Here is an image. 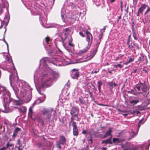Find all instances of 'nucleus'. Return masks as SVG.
<instances>
[{"mask_svg": "<svg viewBox=\"0 0 150 150\" xmlns=\"http://www.w3.org/2000/svg\"><path fill=\"white\" fill-rule=\"evenodd\" d=\"M52 40L49 37H46L44 40L43 44L45 50L49 56L52 57H44L40 60V65L43 67V71L42 73L41 85L38 88L36 87L38 93L42 95L34 102L38 104L43 102L45 99V95L43 93L44 88L45 86L49 87L52 85L59 77L58 74L51 69L48 67L47 63H51L57 66H64L68 64L66 59L60 55L62 54V51L58 49L57 50H52Z\"/></svg>", "mask_w": 150, "mask_h": 150, "instance_id": "obj_1", "label": "nucleus"}, {"mask_svg": "<svg viewBox=\"0 0 150 150\" xmlns=\"http://www.w3.org/2000/svg\"><path fill=\"white\" fill-rule=\"evenodd\" d=\"M13 68L12 71L13 72H11L9 76L11 85L16 97L18 98L24 97L27 95L25 102L28 103L32 98L31 91L32 89L27 83L19 79L16 70L13 64Z\"/></svg>", "mask_w": 150, "mask_h": 150, "instance_id": "obj_2", "label": "nucleus"}, {"mask_svg": "<svg viewBox=\"0 0 150 150\" xmlns=\"http://www.w3.org/2000/svg\"><path fill=\"white\" fill-rule=\"evenodd\" d=\"M42 112L43 115H46V119L45 120V124L41 119H40L38 120L39 122L41 123V125L43 126H44L48 123H49L51 114L52 112H53V120H56L57 119V117L56 112L52 108L50 109H44L42 111Z\"/></svg>", "mask_w": 150, "mask_h": 150, "instance_id": "obj_3", "label": "nucleus"}, {"mask_svg": "<svg viewBox=\"0 0 150 150\" xmlns=\"http://www.w3.org/2000/svg\"><path fill=\"white\" fill-rule=\"evenodd\" d=\"M68 5L69 7H70L71 8H75L77 9L78 11V12H77L76 13L74 14L73 13H72V16H71V18L72 22H71V23L74 22L75 20L78 19V16L79 14L80 15L81 13H83V14H85V12L82 13L79 10H81V9L79 8V6H75L73 3L69 2Z\"/></svg>", "mask_w": 150, "mask_h": 150, "instance_id": "obj_4", "label": "nucleus"}, {"mask_svg": "<svg viewBox=\"0 0 150 150\" xmlns=\"http://www.w3.org/2000/svg\"><path fill=\"white\" fill-rule=\"evenodd\" d=\"M85 33L86 35V40L88 42V46L86 47L85 49H83V50L80 51L79 53L81 54H83L84 53L86 52L90 48V47L92 44L93 40V37L92 35L89 32L86 30V31Z\"/></svg>", "mask_w": 150, "mask_h": 150, "instance_id": "obj_5", "label": "nucleus"}, {"mask_svg": "<svg viewBox=\"0 0 150 150\" xmlns=\"http://www.w3.org/2000/svg\"><path fill=\"white\" fill-rule=\"evenodd\" d=\"M70 30V29L69 28L63 29L61 36H59L58 39H56V41H58V39H59V41H62L63 43H64L65 40L68 39V37L70 36L68 34Z\"/></svg>", "mask_w": 150, "mask_h": 150, "instance_id": "obj_6", "label": "nucleus"}, {"mask_svg": "<svg viewBox=\"0 0 150 150\" xmlns=\"http://www.w3.org/2000/svg\"><path fill=\"white\" fill-rule=\"evenodd\" d=\"M147 8V9L144 13L145 15H146L150 11V7L147 5L145 4H142L141 7L138 9L137 14V16H139L140 14H143L144 11Z\"/></svg>", "mask_w": 150, "mask_h": 150, "instance_id": "obj_7", "label": "nucleus"}, {"mask_svg": "<svg viewBox=\"0 0 150 150\" xmlns=\"http://www.w3.org/2000/svg\"><path fill=\"white\" fill-rule=\"evenodd\" d=\"M144 120V118H142V119H141L139 121L137 127V132L136 133L135 132L134 130L133 129L131 130V132L130 134L131 137L129 138V140L130 139H131L133 137H135L137 135V133L139 130L141 125L142 124H144V122H143Z\"/></svg>", "mask_w": 150, "mask_h": 150, "instance_id": "obj_8", "label": "nucleus"}, {"mask_svg": "<svg viewBox=\"0 0 150 150\" xmlns=\"http://www.w3.org/2000/svg\"><path fill=\"white\" fill-rule=\"evenodd\" d=\"M68 39L65 40V41H68L69 42V46L70 47V48L68 49V47H66L65 49L69 52H72L73 51L74 49V45L71 42L72 41V39L71 36H69L68 37Z\"/></svg>", "mask_w": 150, "mask_h": 150, "instance_id": "obj_9", "label": "nucleus"}, {"mask_svg": "<svg viewBox=\"0 0 150 150\" xmlns=\"http://www.w3.org/2000/svg\"><path fill=\"white\" fill-rule=\"evenodd\" d=\"M66 139L63 136H60L59 137V140L56 142V146L59 149L61 148V145H64L66 143Z\"/></svg>", "mask_w": 150, "mask_h": 150, "instance_id": "obj_10", "label": "nucleus"}, {"mask_svg": "<svg viewBox=\"0 0 150 150\" xmlns=\"http://www.w3.org/2000/svg\"><path fill=\"white\" fill-rule=\"evenodd\" d=\"M71 76L72 78L78 79L79 76V72L78 70L76 69H73L71 72Z\"/></svg>", "mask_w": 150, "mask_h": 150, "instance_id": "obj_11", "label": "nucleus"}, {"mask_svg": "<svg viewBox=\"0 0 150 150\" xmlns=\"http://www.w3.org/2000/svg\"><path fill=\"white\" fill-rule=\"evenodd\" d=\"M79 112V110L76 107H73L72 108L70 112L71 115H74V117H78L77 115Z\"/></svg>", "mask_w": 150, "mask_h": 150, "instance_id": "obj_12", "label": "nucleus"}, {"mask_svg": "<svg viewBox=\"0 0 150 150\" xmlns=\"http://www.w3.org/2000/svg\"><path fill=\"white\" fill-rule=\"evenodd\" d=\"M72 125L73 127V134L74 136H77L79 134L78 129L76 123L75 122H73Z\"/></svg>", "mask_w": 150, "mask_h": 150, "instance_id": "obj_13", "label": "nucleus"}, {"mask_svg": "<svg viewBox=\"0 0 150 150\" xmlns=\"http://www.w3.org/2000/svg\"><path fill=\"white\" fill-rule=\"evenodd\" d=\"M107 84L108 86L109 90L111 92H112L113 88H114L117 86H118L117 83L113 82L112 81L108 82L107 83Z\"/></svg>", "mask_w": 150, "mask_h": 150, "instance_id": "obj_14", "label": "nucleus"}, {"mask_svg": "<svg viewBox=\"0 0 150 150\" xmlns=\"http://www.w3.org/2000/svg\"><path fill=\"white\" fill-rule=\"evenodd\" d=\"M142 90V92H142V94H143L142 95L144 97L147 96L149 93V88L146 85L144 86Z\"/></svg>", "mask_w": 150, "mask_h": 150, "instance_id": "obj_15", "label": "nucleus"}, {"mask_svg": "<svg viewBox=\"0 0 150 150\" xmlns=\"http://www.w3.org/2000/svg\"><path fill=\"white\" fill-rule=\"evenodd\" d=\"M146 86L145 83H142L140 82L139 83L135 85V88L137 89L139 91H140L141 89H142Z\"/></svg>", "mask_w": 150, "mask_h": 150, "instance_id": "obj_16", "label": "nucleus"}, {"mask_svg": "<svg viewBox=\"0 0 150 150\" xmlns=\"http://www.w3.org/2000/svg\"><path fill=\"white\" fill-rule=\"evenodd\" d=\"M112 128H110L106 132L105 134L104 135V138H106L110 136V137H112V135L111 132H112Z\"/></svg>", "mask_w": 150, "mask_h": 150, "instance_id": "obj_17", "label": "nucleus"}, {"mask_svg": "<svg viewBox=\"0 0 150 150\" xmlns=\"http://www.w3.org/2000/svg\"><path fill=\"white\" fill-rule=\"evenodd\" d=\"M65 11L64 9V7H63L62 8V10L61 11V16L63 22H65L66 20L64 18V16H65Z\"/></svg>", "mask_w": 150, "mask_h": 150, "instance_id": "obj_18", "label": "nucleus"}, {"mask_svg": "<svg viewBox=\"0 0 150 150\" xmlns=\"http://www.w3.org/2000/svg\"><path fill=\"white\" fill-rule=\"evenodd\" d=\"M97 50V49L94 48L92 51H91L90 55V59H91L93 57L96 53Z\"/></svg>", "mask_w": 150, "mask_h": 150, "instance_id": "obj_19", "label": "nucleus"}, {"mask_svg": "<svg viewBox=\"0 0 150 150\" xmlns=\"http://www.w3.org/2000/svg\"><path fill=\"white\" fill-rule=\"evenodd\" d=\"M111 137H110L106 140H103L102 142V143L107 144H112V142H111Z\"/></svg>", "mask_w": 150, "mask_h": 150, "instance_id": "obj_20", "label": "nucleus"}, {"mask_svg": "<svg viewBox=\"0 0 150 150\" xmlns=\"http://www.w3.org/2000/svg\"><path fill=\"white\" fill-rule=\"evenodd\" d=\"M21 130V129L18 127H16L15 128L12 137L14 138L17 136L18 132Z\"/></svg>", "mask_w": 150, "mask_h": 150, "instance_id": "obj_21", "label": "nucleus"}, {"mask_svg": "<svg viewBox=\"0 0 150 150\" xmlns=\"http://www.w3.org/2000/svg\"><path fill=\"white\" fill-rule=\"evenodd\" d=\"M102 84L103 83L100 80L98 81L97 86L99 93H100L101 92V88Z\"/></svg>", "mask_w": 150, "mask_h": 150, "instance_id": "obj_22", "label": "nucleus"}, {"mask_svg": "<svg viewBox=\"0 0 150 150\" xmlns=\"http://www.w3.org/2000/svg\"><path fill=\"white\" fill-rule=\"evenodd\" d=\"M18 109L20 112H22L23 113L25 112L27 109L26 107L25 106L22 107Z\"/></svg>", "mask_w": 150, "mask_h": 150, "instance_id": "obj_23", "label": "nucleus"}, {"mask_svg": "<svg viewBox=\"0 0 150 150\" xmlns=\"http://www.w3.org/2000/svg\"><path fill=\"white\" fill-rule=\"evenodd\" d=\"M136 88H134V89H132L131 90V93L134 95H137L139 94H141L142 92H138L137 91V90L135 89Z\"/></svg>", "mask_w": 150, "mask_h": 150, "instance_id": "obj_24", "label": "nucleus"}, {"mask_svg": "<svg viewBox=\"0 0 150 150\" xmlns=\"http://www.w3.org/2000/svg\"><path fill=\"white\" fill-rule=\"evenodd\" d=\"M139 102V100L138 99L133 100L130 101V103L131 104L133 105H134Z\"/></svg>", "mask_w": 150, "mask_h": 150, "instance_id": "obj_25", "label": "nucleus"}, {"mask_svg": "<svg viewBox=\"0 0 150 150\" xmlns=\"http://www.w3.org/2000/svg\"><path fill=\"white\" fill-rule=\"evenodd\" d=\"M79 100L80 102V104L82 105L86 104V102L83 98H79Z\"/></svg>", "mask_w": 150, "mask_h": 150, "instance_id": "obj_26", "label": "nucleus"}, {"mask_svg": "<svg viewBox=\"0 0 150 150\" xmlns=\"http://www.w3.org/2000/svg\"><path fill=\"white\" fill-rule=\"evenodd\" d=\"M112 142L113 143H119L120 142V141L119 139L114 138L112 139Z\"/></svg>", "mask_w": 150, "mask_h": 150, "instance_id": "obj_27", "label": "nucleus"}, {"mask_svg": "<svg viewBox=\"0 0 150 150\" xmlns=\"http://www.w3.org/2000/svg\"><path fill=\"white\" fill-rule=\"evenodd\" d=\"M33 114V111L32 110V108L31 107L29 109V111L28 115L30 116V117H31Z\"/></svg>", "mask_w": 150, "mask_h": 150, "instance_id": "obj_28", "label": "nucleus"}, {"mask_svg": "<svg viewBox=\"0 0 150 150\" xmlns=\"http://www.w3.org/2000/svg\"><path fill=\"white\" fill-rule=\"evenodd\" d=\"M132 34L134 39L135 40H137V34L136 33L135 31H132Z\"/></svg>", "mask_w": 150, "mask_h": 150, "instance_id": "obj_29", "label": "nucleus"}, {"mask_svg": "<svg viewBox=\"0 0 150 150\" xmlns=\"http://www.w3.org/2000/svg\"><path fill=\"white\" fill-rule=\"evenodd\" d=\"M5 23V20L3 21L1 20H0V29L3 27Z\"/></svg>", "mask_w": 150, "mask_h": 150, "instance_id": "obj_30", "label": "nucleus"}, {"mask_svg": "<svg viewBox=\"0 0 150 150\" xmlns=\"http://www.w3.org/2000/svg\"><path fill=\"white\" fill-rule=\"evenodd\" d=\"M138 59L139 63H140L141 62H143L144 61V57L142 56L139 57Z\"/></svg>", "mask_w": 150, "mask_h": 150, "instance_id": "obj_31", "label": "nucleus"}, {"mask_svg": "<svg viewBox=\"0 0 150 150\" xmlns=\"http://www.w3.org/2000/svg\"><path fill=\"white\" fill-rule=\"evenodd\" d=\"M99 71V69H96L95 70H93L91 72V74H93L94 73H97Z\"/></svg>", "mask_w": 150, "mask_h": 150, "instance_id": "obj_32", "label": "nucleus"}, {"mask_svg": "<svg viewBox=\"0 0 150 150\" xmlns=\"http://www.w3.org/2000/svg\"><path fill=\"white\" fill-rule=\"evenodd\" d=\"M13 145L11 143H10L9 142H8L6 145V148H8L9 147L12 146Z\"/></svg>", "mask_w": 150, "mask_h": 150, "instance_id": "obj_33", "label": "nucleus"}, {"mask_svg": "<svg viewBox=\"0 0 150 150\" xmlns=\"http://www.w3.org/2000/svg\"><path fill=\"white\" fill-rule=\"evenodd\" d=\"M134 60V59L133 58H129V59L127 61V64L129 63L130 62H133Z\"/></svg>", "mask_w": 150, "mask_h": 150, "instance_id": "obj_34", "label": "nucleus"}, {"mask_svg": "<svg viewBox=\"0 0 150 150\" xmlns=\"http://www.w3.org/2000/svg\"><path fill=\"white\" fill-rule=\"evenodd\" d=\"M122 56V55H121V54H119L118 55V56L117 57H116L115 60L117 61V60H118V59H120V58Z\"/></svg>", "mask_w": 150, "mask_h": 150, "instance_id": "obj_35", "label": "nucleus"}, {"mask_svg": "<svg viewBox=\"0 0 150 150\" xmlns=\"http://www.w3.org/2000/svg\"><path fill=\"white\" fill-rule=\"evenodd\" d=\"M132 31H135L134 27V22H133L132 24Z\"/></svg>", "mask_w": 150, "mask_h": 150, "instance_id": "obj_36", "label": "nucleus"}, {"mask_svg": "<svg viewBox=\"0 0 150 150\" xmlns=\"http://www.w3.org/2000/svg\"><path fill=\"white\" fill-rule=\"evenodd\" d=\"M38 145L39 148L42 147L43 146V144L41 142L38 143Z\"/></svg>", "mask_w": 150, "mask_h": 150, "instance_id": "obj_37", "label": "nucleus"}, {"mask_svg": "<svg viewBox=\"0 0 150 150\" xmlns=\"http://www.w3.org/2000/svg\"><path fill=\"white\" fill-rule=\"evenodd\" d=\"M99 44H100V42H98L96 45L95 47V48H96L98 49V48L99 47Z\"/></svg>", "mask_w": 150, "mask_h": 150, "instance_id": "obj_38", "label": "nucleus"}, {"mask_svg": "<svg viewBox=\"0 0 150 150\" xmlns=\"http://www.w3.org/2000/svg\"><path fill=\"white\" fill-rule=\"evenodd\" d=\"M148 149L149 146H145L143 148V149L142 150H148Z\"/></svg>", "mask_w": 150, "mask_h": 150, "instance_id": "obj_39", "label": "nucleus"}, {"mask_svg": "<svg viewBox=\"0 0 150 150\" xmlns=\"http://www.w3.org/2000/svg\"><path fill=\"white\" fill-rule=\"evenodd\" d=\"M133 45L134 44H129L128 45V47L130 49H131L133 47Z\"/></svg>", "mask_w": 150, "mask_h": 150, "instance_id": "obj_40", "label": "nucleus"}, {"mask_svg": "<svg viewBox=\"0 0 150 150\" xmlns=\"http://www.w3.org/2000/svg\"><path fill=\"white\" fill-rule=\"evenodd\" d=\"M6 18H7V23H6V25H5V27L8 25V24L9 22V18H7V17L6 16H5L4 18V19H6Z\"/></svg>", "mask_w": 150, "mask_h": 150, "instance_id": "obj_41", "label": "nucleus"}, {"mask_svg": "<svg viewBox=\"0 0 150 150\" xmlns=\"http://www.w3.org/2000/svg\"><path fill=\"white\" fill-rule=\"evenodd\" d=\"M138 0H133V3L135 6H136Z\"/></svg>", "mask_w": 150, "mask_h": 150, "instance_id": "obj_42", "label": "nucleus"}, {"mask_svg": "<svg viewBox=\"0 0 150 150\" xmlns=\"http://www.w3.org/2000/svg\"><path fill=\"white\" fill-rule=\"evenodd\" d=\"M116 67H120V68H122V67L123 66L120 64H118L117 65H116Z\"/></svg>", "mask_w": 150, "mask_h": 150, "instance_id": "obj_43", "label": "nucleus"}, {"mask_svg": "<svg viewBox=\"0 0 150 150\" xmlns=\"http://www.w3.org/2000/svg\"><path fill=\"white\" fill-rule=\"evenodd\" d=\"M79 34L81 36L83 37H85V35L83 34L81 32H79Z\"/></svg>", "mask_w": 150, "mask_h": 150, "instance_id": "obj_44", "label": "nucleus"}, {"mask_svg": "<svg viewBox=\"0 0 150 150\" xmlns=\"http://www.w3.org/2000/svg\"><path fill=\"white\" fill-rule=\"evenodd\" d=\"M106 26H105L104 27L103 29H101V32L102 33L103 32H104L105 31V27Z\"/></svg>", "mask_w": 150, "mask_h": 150, "instance_id": "obj_45", "label": "nucleus"}, {"mask_svg": "<svg viewBox=\"0 0 150 150\" xmlns=\"http://www.w3.org/2000/svg\"><path fill=\"white\" fill-rule=\"evenodd\" d=\"M72 117L71 118V121L69 123L70 124V123L72 122V121L74 120V118L73 117L74 116V115H71Z\"/></svg>", "mask_w": 150, "mask_h": 150, "instance_id": "obj_46", "label": "nucleus"}, {"mask_svg": "<svg viewBox=\"0 0 150 150\" xmlns=\"http://www.w3.org/2000/svg\"><path fill=\"white\" fill-rule=\"evenodd\" d=\"M4 42H5V43H6V45H7L8 50V44L6 42V41L4 39Z\"/></svg>", "mask_w": 150, "mask_h": 150, "instance_id": "obj_47", "label": "nucleus"}, {"mask_svg": "<svg viewBox=\"0 0 150 150\" xmlns=\"http://www.w3.org/2000/svg\"><path fill=\"white\" fill-rule=\"evenodd\" d=\"M86 133H87V131L86 130H83V131L82 132V133H83V134H86Z\"/></svg>", "mask_w": 150, "mask_h": 150, "instance_id": "obj_48", "label": "nucleus"}, {"mask_svg": "<svg viewBox=\"0 0 150 150\" xmlns=\"http://www.w3.org/2000/svg\"><path fill=\"white\" fill-rule=\"evenodd\" d=\"M37 71H36V72L35 73V74L34 75V80H35V76L36 77H37L38 76H37Z\"/></svg>", "mask_w": 150, "mask_h": 150, "instance_id": "obj_49", "label": "nucleus"}, {"mask_svg": "<svg viewBox=\"0 0 150 150\" xmlns=\"http://www.w3.org/2000/svg\"><path fill=\"white\" fill-rule=\"evenodd\" d=\"M7 148H6V146H5V147H3L1 149H0V150H4L5 149H7Z\"/></svg>", "mask_w": 150, "mask_h": 150, "instance_id": "obj_50", "label": "nucleus"}, {"mask_svg": "<svg viewBox=\"0 0 150 150\" xmlns=\"http://www.w3.org/2000/svg\"><path fill=\"white\" fill-rule=\"evenodd\" d=\"M137 71V69H134V70H133L132 73H135Z\"/></svg>", "mask_w": 150, "mask_h": 150, "instance_id": "obj_51", "label": "nucleus"}, {"mask_svg": "<svg viewBox=\"0 0 150 150\" xmlns=\"http://www.w3.org/2000/svg\"><path fill=\"white\" fill-rule=\"evenodd\" d=\"M107 149L106 148L103 147L102 149V150H106Z\"/></svg>", "mask_w": 150, "mask_h": 150, "instance_id": "obj_52", "label": "nucleus"}, {"mask_svg": "<svg viewBox=\"0 0 150 150\" xmlns=\"http://www.w3.org/2000/svg\"><path fill=\"white\" fill-rule=\"evenodd\" d=\"M64 43H63V46H64V47L65 48V47H68V49H69L70 48V47H69V46H68V47H65V46L64 45Z\"/></svg>", "mask_w": 150, "mask_h": 150, "instance_id": "obj_53", "label": "nucleus"}, {"mask_svg": "<svg viewBox=\"0 0 150 150\" xmlns=\"http://www.w3.org/2000/svg\"><path fill=\"white\" fill-rule=\"evenodd\" d=\"M121 18V16L120 15L118 17V20L120 19Z\"/></svg>", "mask_w": 150, "mask_h": 150, "instance_id": "obj_54", "label": "nucleus"}, {"mask_svg": "<svg viewBox=\"0 0 150 150\" xmlns=\"http://www.w3.org/2000/svg\"><path fill=\"white\" fill-rule=\"evenodd\" d=\"M136 113H137V115H138V114H139V113H140V112L138 111H136Z\"/></svg>", "mask_w": 150, "mask_h": 150, "instance_id": "obj_55", "label": "nucleus"}, {"mask_svg": "<svg viewBox=\"0 0 150 150\" xmlns=\"http://www.w3.org/2000/svg\"><path fill=\"white\" fill-rule=\"evenodd\" d=\"M116 0H110V2L111 3L114 2Z\"/></svg>", "mask_w": 150, "mask_h": 150, "instance_id": "obj_56", "label": "nucleus"}, {"mask_svg": "<svg viewBox=\"0 0 150 150\" xmlns=\"http://www.w3.org/2000/svg\"><path fill=\"white\" fill-rule=\"evenodd\" d=\"M148 104H150V98L148 100Z\"/></svg>", "mask_w": 150, "mask_h": 150, "instance_id": "obj_57", "label": "nucleus"}, {"mask_svg": "<svg viewBox=\"0 0 150 150\" xmlns=\"http://www.w3.org/2000/svg\"><path fill=\"white\" fill-rule=\"evenodd\" d=\"M16 104L17 105H19L20 104V103H19V102H17L16 103Z\"/></svg>", "mask_w": 150, "mask_h": 150, "instance_id": "obj_58", "label": "nucleus"}, {"mask_svg": "<svg viewBox=\"0 0 150 150\" xmlns=\"http://www.w3.org/2000/svg\"><path fill=\"white\" fill-rule=\"evenodd\" d=\"M42 138L45 141V138L44 137H42Z\"/></svg>", "mask_w": 150, "mask_h": 150, "instance_id": "obj_59", "label": "nucleus"}, {"mask_svg": "<svg viewBox=\"0 0 150 150\" xmlns=\"http://www.w3.org/2000/svg\"><path fill=\"white\" fill-rule=\"evenodd\" d=\"M18 150H23L22 149H20V147L18 148Z\"/></svg>", "mask_w": 150, "mask_h": 150, "instance_id": "obj_60", "label": "nucleus"}, {"mask_svg": "<svg viewBox=\"0 0 150 150\" xmlns=\"http://www.w3.org/2000/svg\"><path fill=\"white\" fill-rule=\"evenodd\" d=\"M144 70L145 71V72L147 73L148 71L146 70Z\"/></svg>", "mask_w": 150, "mask_h": 150, "instance_id": "obj_61", "label": "nucleus"}, {"mask_svg": "<svg viewBox=\"0 0 150 150\" xmlns=\"http://www.w3.org/2000/svg\"><path fill=\"white\" fill-rule=\"evenodd\" d=\"M136 111H133V114H135L136 113Z\"/></svg>", "mask_w": 150, "mask_h": 150, "instance_id": "obj_62", "label": "nucleus"}, {"mask_svg": "<svg viewBox=\"0 0 150 150\" xmlns=\"http://www.w3.org/2000/svg\"><path fill=\"white\" fill-rule=\"evenodd\" d=\"M130 41V40L129 38H128V39L127 40V41L128 42H129Z\"/></svg>", "mask_w": 150, "mask_h": 150, "instance_id": "obj_63", "label": "nucleus"}, {"mask_svg": "<svg viewBox=\"0 0 150 150\" xmlns=\"http://www.w3.org/2000/svg\"><path fill=\"white\" fill-rule=\"evenodd\" d=\"M127 45H129V42H127Z\"/></svg>", "mask_w": 150, "mask_h": 150, "instance_id": "obj_64", "label": "nucleus"}]
</instances>
